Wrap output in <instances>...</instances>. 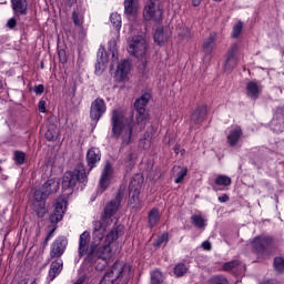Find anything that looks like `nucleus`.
<instances>
[{
    "label": "nucleus",
    "instance_id": "obj_30",
    "mask_svg": "<svg viewBox=\"0 0 284 284\" xmlns=\"http://www.w3.org/2000/svg\"><path fill=\"white\" fill-rule=\"evenodd\" d=\"M191 221H192L193 225L195 227H197L199 230H203V227H205V225H207L205 223V217H203V215H200V214L192 215Z\"/></svg>",
    "mask_w": 284,
    "mask_h": 284
},
{
    "label": "nucleus",
    "instance_id": "obj_50",
    "mask_svg": "<svg viewBox=\"0 0 284 284\" xmlns=\"http://www.w3.org/2000/svg\"><path fill=\"white\" fill-rule=\"evenodd\" d=\"M180 34H181V37H190V29L183 28V31Z\"/></svg>",
    "mask_w": 284,
    "mask_h": 284
},
{
    "label": "nucleus",
    "instance_id": "obj_3",
    "mask_svg": "<svg viewBox=\"0 0 284 284\" xmlns=\"http://www.w3.org/2000/svg\"><path fill=\"white\" fill-rule=\"evenodd\" d=\"M59 185L60 183L58 179H50L41 186V189L36 190L33 195V207L39 219L45 216V199L52 193L58 192Z\"/></svg>",
    "mask_w": 284,
    "mask_h": 284
},
{
    "label": "nucleus",
    "instance_id": "obj_56",
    "mask_svg": "<svg viewBox=\"0 0 284 284\" xmlns=\"http://www.w3.org/2000/svg\"><path fill=\"white\" fill-rule=\"evenodd\" d=\"M84 280L83 278H79L74 284H83Z\"/></svg>",
    "mask_w": 284,
    "mask_h": 284
},
{
    "label": "nucleus",
    "instance_id": "obj_35",
    "mask_svg": "<svg viewBox=\"0 0 284 284\" xmlns=\"http://www.w3.org/2000/svg\"><path fill=\"white\" fill-rule=\"evenodd\" d=\"M243 32V22H236L234 26H233V30H232V33H231V37L233 39H239V37H241V33Z\"/></svg>",
    "mask_w": 284,
    "mask_h": 284
},
{
    "label": "nucleus",
    "instance_id": "obj_19",
    "mask_svg": "<svg viewBox=\"0 0 284 284\" xmlns=\"http://www.w3.org/2000/svg\"><path fill=\"white\" fill-rule=\"evenodd\" d=\"M243 139V130L240 126L232 129L226 138L230 148H234Z\"/></svg>",
    "mask_w": 284,
    "mask_h": 284
},
{
    "label": "nucleus",
    "instance_id": "obj_39",
    "mask_svg": "<svg viewBox=\"0 0 284 284\" xmlns=\"http://www.w3.org/2000/svg\"><path fill=\"white\" fill-rule=\"evenodd\" d=\"M169 241V235L168 233H163L160 235L155 242L153 243L154 247H161V245H165Z\"/></svg>",
    "mask_w": 284,
    "mask_h": 284
},
{
    "label": "nucleus",
    "instance_id": "obj_31",
    "mask_svg": "<svg viewBox=\"0 0 284 284\" xmlns=\"http://www.w3.org/2000/svg\"><path fill=\"white\" fill-rule=\"evenodd\" d=\"M161 216L159 215V211L156 209H152L149 213V225L150 227L156 226Z\"/></svg>",
    "mask_w": 284,
    "mask_h": 284
},
{
    "label": "nucleus",
    "instance_id": "obj_5",
    "mask_svg": "<svg viewBox=\"0 0 284 284\" xmlns=\"http://www.w3.org/2000/svg\"><path fill=\"white\" fill-rule=\"evenodd\" d=\"M77 183H88V175L85 174V166L79 164L73 171H68L62 178V187L63 190H70L74 187Z\"/></svg>",
    "mask_w": 284,
    "mask_h": 284
},
{
    "label": "nucleus",
    "instance_id": "obj_26",
    "mask_svg": "<svg viewBox=\"0 0 284 284\" xmlns=\"http://www.w3.org/2000/svg\"><path fill=\"white\" fill-rule=\"evenodd\" d=\"M173 174H176V178L174 180V183H183V179L187 176V168H181V166H173L172 169Z\"/></svg>",
    "mask_w": 284,
    "mask_h": 284
},
{
    "label": "nucleus",
    "instance_id": "obj_40",
    "mask_svg": "<svg viewBox=\"0 0 284 284\" xmlns=\"http://www.w3.org/2000/svg\"><path fill=\"white\" fill-rule=\"evenodd\" d=\"M13 159L18 165H23V163H26V153L21 151H16L13 154Z\"/></svg>",
    "mask_w": 284,
    "mask_h": 284
},
{
    "label": "nucleus",
    "instance_id": "obj_6",
    "mask_svg": "<svg viewBox=\"0 0 284 284\" xmlns=\"http://www.w3.org/2000/svg\"><path fill=\"white\" fill-rule=\"evenodd\" d=\"M251 245L258 256H270L274 252V239L270 235L254 237Z\"/></svg>",
    "mask_w": 284,
    "mask_h": 284
},
{
    "label": "nucleus",
    "instance_id": "obj_47",
    "mask_svg": "<svg viewBox=\"0 0 284 284\" xmlns=\"http://www.w3.org/2000/svg\"><path fill=\"white\" fill-rule=\"evenodd\" d=\"M38 108H39V112H41L42 114L45 113V101L40 100L39 104H38Z\"/></svg>",
    "mask_w": 284,
    "mask_h": 284
},
{
    "label": "nucleus",
    "instance_id": "obj_33",
    "mask_svg": "<svg viewBox=\"0 0 284 284\" xmlns=\"http://www.w3.org/2000/svg\"><path fill=\"white\" fill-rule=\"evenodd\" d=\"M124 12L125 14H136V4L134 0H124Z\"/></svg>",
    "mask_w": 284,
    "mask_h": 284
},
{
    "label": "nucleus",
    "instance_id": "obj_12",
    "mask_svg": "<svg viewBox=\"0 0 284 284\" xmlns=\"http://www.w3.org/2000/svg\"><path fill=\"white\" fill-rule=\"evenodd\" d=\"M67 207L68 201H65V199H57L53 213L50 215L51 223H59V221H63V214H65Z\"/></svg>",
    "mask_w": 284,
    "mask_h": 284
},
{
    "label": "nucleus",
    "instance_id": "obj_29",
    "mask_svg": "<svg viewBox=\"0 0 284 284\" xmlns=\"http://www.w3.org/2000/svg\"><path fill=\"white\" fill-rule=\"evenodd\" d=\"M47 141H57V136H59V129L55 124H50L45 134Z\"/></svg>",
    "mask_w": 284,
    "mask_h": 284
},
{
    "label": "nucleus",
    "instance_id": "obj_49",
    "mask_svg": "<svg viewBox=\"0 0 284 284\" xmlns=\"http://www.w3.org/2000/svg\"><path fill=\"white\" fill-rule=\"evenodd\" d=\"M202 247H203V250L210 251V250H212V244L210 242L205 241L202 243Z\"/></svg>",
    "mask_w": 284,
    "mask_h": 284
},
{
    "label": "nucleus",
    "instance_id": "obj_57",
    "mask_svg": "<svg viewBox=\"0 0 284 284\" xmlns=\"http://www.w3.org/2000/svg\"><path fill=\"white\" fill-rule=\"evenodd\" d=\"M164 143H170V140H168V136L164 138Z\"/></svg>",
    "mask_w": 284,
    "mask_h": 284
},
{
    "label": "nucleus",
    "instance_id": "obj_18",
    "mask_svg": "<svg viewBox=\"0 0 284 284\" xmlns=\"http://www.w3.org/2000/svg\"><path fill=\"white\" fill-rule=\"evenodd\" d=\"M261 92H263V85H261V82L250 81L246 83V94L250 99H258Z\"/></svg>",
    "mask_w": 284,
    "mask_h": 284
},
{
    "label": "nucleus",
    "instance_id": "obj_2",
    "mask_svg": "<svg viewBox=\"0 0 284 284\" xmlns=\"http://www.w3.org/2000/svg\"><path fill=\"white\" fill-rule=\"evenodd\" d=\"M112 135L122 141V145L132 143V131L134 130V121L125 118L123 111L113 110L111 115Z\"/></svg>",
    "mask_w": 284,
    "mask_h": 284
},
{
    "label": "nucleus",
    "instance_id": "obj_14",
    "mask_svg": "<svg viewBox=\"0 0 284 284\" xmlns=\"http://www.w3.org/2000/svg\"><path fill=\"white\" fill-rule=\"evenodd\" d=\"M105 101L101 98L95 99L92 103H91V110H90V119H92V121H99V119H101L102 114H105Z\"/></svg>",
    "mask_w": 284,
    "mask_h": 284
},
{
    "label": "nucleus",
    "instance_id": "obj_53",
    "mask_svg": "<svg viewBox=\"0 0 284 284\" xmlns=\"http://www.w3.org/2000/svg\"><path fill=\"white\" fill-rule=\"evenodd\" d=\"M173 150H174L175 154H179V152H180V150H181V145H175V146L173 148Z\"/></svg>",
    "mask_w": 284,
    "mask_h": 284
},
{
    "label": "nucleus",
    "instance_id": "obj_32",
    "mask_svg": "<svg viewBox=\"0 0 284 284\" xmlns=\"http://www.w3.org/2000/svg\"><path fill=\"white\" fill-rule=\"evenodd\" d=\"M239 267H243V265H241V261L239 260L226 262L222 266L224 272H231V270H239Z\"/></svg>",
    "mask_w": 284,
    "mask_h": 284
},
{
    "label": "nucleus",
    "instance_id": "obj_8",
    "mask_svg": "<svg viewBox=\"0 0 284 284\" xmlns=\"http://www.w3.org/2000/svg\"><path fill=\"white\" fill-rule=\"evenodd\" d=\"M163 17V10L161 9V1L150 0L146 2L143 10L144 21L159 22Z\"/></svg>",
    "mask_w": 284,
    "mask_h": 284
},
{
    "label": "nucleus",
    "instance_id": "obj_41",
    "mask_svg": "<svg viewBox=\"0 0 284 284\" xmlns=\"http://www.w3.org/2000/svg\"><path fill=\"white\" fill-rule=\"evenodd\" d=\"M186 273H187V266H185V264L180 263V264L175 265V267H174L175 275L183 276Z\"/></svg>",
    "mask_w": 284,
    "mask_h": 284
},
{
    "label": "nucleus",
    "instance_id": "obj_21",
    "mask_svg": "<svg viewBox=\"0 0 284 284\" xmlns=\"http://www.w3.org/2000/svg\"><path fill=\"white\" fill-rule=\"evenodd\" d=\"M214 48H216V33L212 32L209 34L203 42V52L204 54H212L214 52Z\"/></svg>",
    "mask_w": 284,
    "mask_h": 284
},
{
    "label": "nucleus",
    "instance_id": "obj_36",
    "mask_svg": "<svg viewBox=\"0 0 284 284\" xmlns=\"http://www.w3.org/2000/svg\"><path fill=\"white\" fill-rule=\"evenodd\" d=\"M151 284H163V273L153 271L151 273Z\"/></svg>",
    "mask_w": 284,
    "mask_h": 284
},
{
    "label": "nucleus",
    "instance_id": "obj_24",
    "mask_svg": "<svg viewBox=\"0 0 284 284\" xmlns=\"http://www.w3.org/2000/svg\"><path fill=\"white\" fill-rule=\"evenodd\" d=\"M11 6L13 12H16L18 16L28 14V0H11Z\"/></svg>",
    "mask_w": 284,
    "mask_h": 284
},
{
    "label": "nucleus",
    "instance_id": "obj_58",
    "mask_svg": "<svg viewBox=\"0 0 284 284\" xmlns=\"http://www.w3.org/2000/svg\"><path fill=\"white\" fill-rule=\"evenodd\" d=\"M1 88H3V83L0 81V90H1Z\"/></svg>",
    "mask_w": 284,
    "mask_h": 284
},
{
    "label": "nucleus",
    "instance_id": "obj_15",
    "mask_svg": "<svg viewBox=\"0 0 284 284\" xmlns=\"http://www.w3.org/2000/svg\"><path fill=\"white\" fill-rule=\"evenodd\" d=\"M271 130L276 134L284 132V106H278L271 121Z\"/></svg>",
    "mask_w": 284,
    "mask_h": 284
},
{
    "label": "nucleus",
    "instance_id": "obj_34",
    "mask_svg": "<svg viewBox=\"0 0 284 284\" xmlns=\"http://www.w3.org/2000/svg\"><path fill=\"white\" fill-rule=\"evenodd\" d=\"M273 266L275 272L278 274H283L284 272V258L283 257H275L273 262Z\"/></svg>",
    "mask_w": 284,
    "mask_h": 284
},
{
    "label": "nucleus",
    "instance_id": "obj_7",
    "mask_svg": "<svg viewBox=\"0 0 284 284\" xmlns=\"http://www.w3.org/2000/svg\"><path fill=\"white\" fill-rule=\"evenodd\" d=\"M152 95L150 93H143L140 99L134 103V108L138 112L135 123L139 125V130L145 129V121H148V113H145V105L150 102Z\"/></svg>",
    "mask_w": 284,
    "mask_h": 284
},
{
    "label": "nucleus",
    "instance_id": "obj_59",
    "mask_svg": "<svg viewBox=\"0 0 284 284\" xmlns=\"http://www.w3.org/2000/svg\"><path fill=\"white\" fill-rule=\"evenodd\" d=\"M116 44V42L115 41H113V45H115Z\"/></svg>",
    "mask_w": 284,
    "mask_h": 284
},
{
    "label": "nucleus",
    "instance_id": "obj_51",
    "mask_svg": "<svg viewBox=\"0 0 284 284\" xmlns=\"http://www.w3.org/2000/svg\"><path fill=\"white\" fill-rule=\"evenodd\" d=\"M201 1L203 0H192V6H194V8H197V6H201Z\"/></svg>",
    "mask_w": 284,
    "mask_h": 284
},
{
    "label": "nucleus",
    "instance_id": "obj_45",
    "mask_svg": "<svg viewBox=\"0 0 284 284\" xmlns=\"http://www.w3.org/2000/svg\"><path fill=\"white\" fill-rule=\"evenodd\" d=\"M17 26V19L14 18H11L8 20L7 22V28H9L10 30L14 29Z\"/></svg>",
    "mask_w": 284,
    "mask_h": 284
},
{
    "label": "nucleus",
    "instance_id": "obj_48",
    "mask_svg": "<svg viewBox=\"0 0 284 284\" xmlns=\"http://www.w3.org/2000/svg\"><path fill=\"white\" fill-rule=\"evenodd\" d=\"M230 201V196L227 194H223L222 196H219L220 203H227Z\"/></svg>",
    "mask_w": 284,
    "mask_h": 284
},
{
    "label": "nucleus",
    "instance_id": "obj_38",
    "mask_svg": "<svg viewBox=\"0 0 284 284\" xmlns=\"http://www.w3.org/2000/svg\"><path fill=\"white\" fill-rule=\"evenodd\" d=\"M140 145L143 150H150V145H152V135L146 133L145 138L140 141Z\"/></svg>",
    "mask_w": 284,
    "mask_h": 284
},
{
    "label": "nucleus",
    "instance_id": "obj_52",
    "mask_svg": "<svg viewBox=\"0 0 284 284\" xmlns=\"http://www.w3.org/2000/svg\"><path fill=\"white\" fill-rule=\"evenodd\" d=\"M161 176H163V173H161V171H158L156 176H154V181H158V179H161Z\"/></svg>",
    "mask_w": 284,
    "mask_h": 284
},
{
    "label": "nucleus",
    "instance_id": "obj_42",
    "mask_svg": "<svg viewBox=\"0 0 284 284\" xmlns=\"http://www.w3.org/2000/svg\"><path fill=\"white\" fill-rule=\"evenodd\" d=\"M124 165L125 168H128L129 170H132V168H134V154L129 153L125 159H124Z\"/></svg>",
    "mask_w": 284,
    "mask_h": 284
},
{
    "label": "nucleus",
    "instance_id": "obj_20",
    "mask_svg": "<svg viewBox=\"0 0 284 284\" xmlns=\"http://www.w3.org/2000/svg\"><path fill=\"white\" fill-rule=\"evenodd\" d=\"M130 74V61L122 60L118 64V69L115 71V77L119 79V81H125L128 79V75Z\"/></svg>",
    "mask_w": 284,
    "mask_h": 284
},
{
    "label": "nucleus",
    "instance_id": "obj_16",
    "mask_svg": "<svg viewBox=\"0 0 284 284\" xmlns=\"http://www.w3.org/2000/svg\"><path fill=\"white\" fill-rule=\"evenodd\" d=\"M68 245V240L65 237H58L51 245L50 257L51 258H61L65 252Z\"/></svg>",
    "mask_w": 284,
    "mask_h": 284
},
{
    "label": "nucleus",
    "instance_id": "obj_13",
    "mask_svg": "<svg viewBox=\"0 0 284 284\" xmlns=\"http://www.w3.org/2000/svg\"><path fill=\"white\" fill-rule=\"evenodd\" d=\"M236 52H239V44L234 43L231 45L226 53V59L224 61V70L225 72H230L236 68L239 63V58H236Z\"/></svg>",
    "mask_w": 284,
    "mask_h": 284
},
{
    "label": "nucleus",
    "instance_id": "obj_55",
    "mask_svg": "<svg viewBox=\"0 0 284 284\" xmlns=\"http://www.w3.org/2000/svg\"><path fill=\"white\" fill-rule=\"evenodd\" d=\"M50 239H51V237H49V236L47 235V237H45V240H44V244H43L44 246L48 245V243L50 242Z\"/></svg>",
    "mask_w": 284,
    "mask_h": 284
},
{
    "label": "nucleus",
    "instance_id": "obj_9",
    "mask_svg": "<svg viewBox=\"0 0 284 284\" xmlns=\"http://www.w3.org/2000/svg\"><path fill=\"white\" fill-rule=\"evenodd\" d=\"M145 51L146 45L143 36H135L129 40V54L136 57L138 59H143V57H145Z\"/></svg>",
    "mask_w": 284,
    "mask_h": 284
},
{
    "label": "nucleus",
    "instance_id": "obj_54",
    "mask_svg": "<svg viewBox=\"0 0 284 284\" xmlns=\"http://www.w3.org/2000/svg\"><path fill=\"white\" fill-rule=\"evenodd\" d=\"M47 236H49L50 239H52V236H54V229L53 230H51L49 233H48V235Z\"/></svg>",
    "mask_w": 284,
    "mask_h": 284
},
{
    "label": "nucleus",
    "instance_id": "obj_28",
    "mask_svg": "<svg viewBox=\"0 0 284 284\" xmlns=\"http://www.w3.org/2000/svg\"><path fill=\"white\" fill-rule=\"evenodd\" d=\"M154 41H155V43H158V45H163V43L168 41V34L163 30V27H159L155 30Z\"/></svg>",
    "mask_w": 284,
    "mask_h": 284
},
{
    "label": "nucleus",
    "instance_id": "obj_11",
    "mask_svg": "<svg viewBox=\"0 0 284 284\" xmlns=\"http://www.w3.org/2000/svg\"><path fill=\"white\" fill-rule=\"evenodd\" d=\"M141 183H143V176L135 175L129 185V202L131 205H138L139 194H141Z\"/></svg>",
    "mask_w": 284,
    "mask_h": 284
},
{
    "label": "nucleus",
    "instance_id": "obj_25",
    "mask_svg": "<svg viewBox=\"0 0 284 284\" xmlns=\"http://www.w3.org/2000/svg\"><path fill=\"white\" fill-rule=\"evenodd\" d=\"M214 183H215V185H213L214 192H221V187L219 186L227 187V185H232V179L227 175H217Z\"/></svg>",
    "mask_w": 284,
    "mask_h": 284
},
{
    "label": "nucleus",
    "instance_id": "obj_37",
    "mask_svg": "<svg viewBox=\"0 0 284 284\" xmlns=\"http://www.w3.org/2000/svg\"><path fill=\"white\" fill-rule=\"evenodd\" d=\"M110 21L115 30H121V14L111 13Z\"/></svg>",
    "mask_w": 284,
    "mask_h": 284
},
{
    "label": "nucleus",
    "instance_id": "obj_1",
    "mask_svg": "<svg viewBox=\"0 0 284 284\" xmlns=\"http://www.w3.org/2000/svg\"><path fill=\"white\" fill-rule=\"evenodd\" d=\"M123 194L118 192L115 197L106 203L100 220L93 222V241L90 244V233L84 231L80 235L78 254L85 256V263L94 265L102 261V265H98L97 270H105L110 261L116 255L114 250L115 241H119L125 234V226L116 224L114 214L119 212Z\"/></svg>",
    "mask_w": 284,
    "mask_h": 284
},
{
    "label": "nucleus",
    "instance_id": "obj_17",
    "mask_svg": "<svg viewBox=\"0 0 284 284\" xmlns=\"http://www.w3.org/2000/svg\"><path fill=\"white\" fill-rule=\"evenodd\" d=\"M101 161V151L98 148H91L87 153V162L90 171L97 168V163Z\"/></svg>",
    "mask_w": 284,
    "mask_h": 284
},
{
    "label": "nucleus",
    "instance_id": "obj_43",
    "mask_svg": "<svg viewBox=\"0 0 284 284\" xmlns=\"http://www.w3.org/2000/svg\"><path fill=\"white\" fill-rule=\"evenodd\" d=\"M210 284H227V278L222 275H216L210 280Z\"/></svg>",
    "mask_w": 284,
    "mask_h": 284
},
{
    "label": "nucleus",
    "instance_id": "obj_44",
    "mask_svg": "<svg viewBox=\"0 0 284 284\" xmlns=\"http://www.w3.org/2000/svg\"><path fill=\"white\" fill-rule=\"evenodd\" d=\"M72 19H73L74 26H81L83 23V18H81L79 13H77V11L72 12Z\"/></svg>",
    "mask_w": 284,
    "mask_h": 284
},
{
    "label": "nucleus",
    "instance_id": "obj_10",
    "mask_svg": "<svg viewBox=\"0 0 284 284\" xmlns=\"http://www.w3.org/2000/svg\"><path fill=\"white\" fill-rule=\"evenodd\" d=\"M112 179H114V169L110 162H106L99 179L98 194H103L110 187Z\"/></svg>",
    "mask_w": 284,
    "mask_h": 284
},
{
    "label": "nucleus",
    "instance_id": "obj_22",
    "mask_svg": "<svg viewBox=\"0 0 284 284\" xmlns=\"http://www.w3.org/2000/svg\"><path fill=\"white\" fill-rule=\"evenodd\" d=\"M108 62V54L105 53L104 48H100L98 51V63L95 64V73L101 74L105 69V64Z\"/></svg>",
    "mask_w": 284,
    "mask_h": 284
},
{
    "label": "nucleus",
    "instance_id": "obj_46",
    "mask_svg": "<svg viewBox=\"0 0 284 284\" xmlns=\"http://www.w3.org/2000/svg\"><path fill=\"white\" fill-rule=\"evenodd\" d=\"M44 90L45 87H43V84H39L33 88V92H36L37 94H41Z\"/></svg>",
    "mask_w": 284,
    "mask_h": 284
},
{
    "label": "nucleus",
    "instance_id": "obj_4",
    "mask_svg": "<svg viewBox=\"0 0 284 284\" xmlns=\"http://www.w3.org/2000/svg\"><path fill=\"white\" fill-rule=\"evenodd\" d=\"M132 266L125 262H115L103 275L100 284H128Z\"/></svg>",
    "mask_w": 284,
    "mask_h": 284
},
{
    "label": "nucleus",
    "instance_id": "obj_27",
    "mask_svg": "<svg viewBox=\"0 0 284 284\" xmlns=\"http://www.w3.org/2000/svg\"><path fill=\"white\" fill-rule=\"evenodd\" d=\"M205 114H207V108H205V106L199 108L192 113L191 121L193 123H201V121H203V116H205Z\"/></svg>",
    "mask_w": 284,
    "mask_h": 284
},
{
    "label": "nucleus",
    "instance_id": "obj_23",
    "mask_svg": "<svg viewBox=\"0 0 284 284\" xmlns=\"http://www.w3.org/2000/svg\"><path fill=\"white\" fill-rule=\"evenodd\" d=\"M63 271V260H55L51 263L50 270H49V278L50 281H54L55 277L61 274Z\"/></svg>",
    "mask_w": 284,
    "mask_h": 284
}]
</instances>
